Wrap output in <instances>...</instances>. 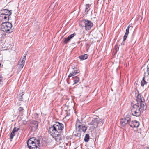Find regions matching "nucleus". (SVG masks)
<instances>
[{
  "label": "nucleus",
  "instance_id": "obj_1",
  "mask_svg": "<svg viewBox=\"0 0 149 149\" xmlns=\"http://www.w3.org/2000/svg\"><path fill=\"white\" fill-rule=\"evenodd\" d=\"M64 127L63 124L58 122H56L49 127V132L53 137H55L54 139L56 141L58 142L62 140L61 134Z\"/></svg>",
  "mask_w": 149,
  "mask_h": 149
},
{
  "label": "nucleus",
  "instance_id": "obj_2",
  "mask_svg": "<svg viewBox=\"0 0 149 149\" xmlns=\"http://www.w3.org/2000/svg\"><path fill=\"white\" fill-rule=\"evenodd\" d=\"M81 23L82 24L81 26L84 27L86 30H90L93 25V23L91 21L87 19L82 20Z\"/></svg>",
  "mask_w": 149,
  "mask_h": 149
},
{
  "label": "nucleus",
  "instance_id": "obj_3",
  "mask_svg": "<svg viewBox=\"0 0 149 149\" xmlns=\"http://www.w3.org/2000/svg\"><path fill=\"white\" fill-rule=\"evenodd\" d=\"M12 27L11 23L6 22H3L2 24V29L3 31H5L7 33H10L12 31H10Z\"/></svg>",
  "mask_w": 149,
  "mask_h": 149
},
{
  "label": "nucleus",
  "instance_id": "obj_4",
  "mask_svg": "<svg viewBox=\"0 0 149 149\" xmlns=\"http://www.w3.org/2000/svg\"><path fill=\"white\" fill-rule=\"evenodd\" d=\"M137 103L135 105L139 106V107L140 106V109H141L142 110H145L146 109V103L143 97L140 99L138 97L137 99Z\"/></svg>",
  "mask_w": 149,
  "mask_h": 149
},
{
  "label": "nucleus",
  "instance_id": "obj_5",
  "mask_svg": "<svg viewBox=\"0 0 149 149\" xmlns=\"http://www.w3.org/2000/svg\"><path fill=\"white\" fill-rule=\"evenodd\" d=\"M132 115L134 116L138 117L141 114L140 108L137 105H134L131 110Z\"/></svg>",
  "mask_w": 149,
  "mask_h": 149
},
{
  "label": "nucleus",
  "instance_id": "obj_6",
  "mask_svg": "<svg viewBox=\"0 0 149 149\" xmlns=\"http://www.w3.org/2000/svg\"><path fill=\"white\" fill-rule=\"evenodd\" d=\"M100 122H101L102 123V120L100 121L98 117L96 116V118H92L91 121L89 123V124L92 125V127H93L94 128H95L97 127L98 124Z\"/></svg>",
  "mask_w": 149,
  "mask_h": 149
},
{
  "label": "nucleus",
  "instance_id": "obj_7",
  "mask_svg": "<svg viewBox=\"0 0 149 149\" xmlns=\"http://www.w3.org/2000/svg\"><path fill=\"white\" fill-rule=\"evenodd\" d=\"M130 120V116L129 115H126L120 121V125L124 127L127 124L129 125Z\"/></svg>",
  "mask_w": 149,
  "mask_h": 149
},
{
  "label": "nucleus",
  "instance_id": "obj_8",
  "mask_svg": "<svg viewBox=\"0 0 149 149\" xmlns=\"http://www.w3.org/2000/svg\"><path fill=\"white\" fill-rule=\"evenodd\" d=\"M27 146L30 149H40V142L35 143L34 142V143H32Z\"/></svg>",
  "mask_w": 149,
  "mask_h": 149
},
{
  "label": "nucleus",
  "instance_id": "obj_9",
  "mask_svg": "<svg viewBox=\"0 0 149 149\" xmlns=\"http://www.w3.org/2000/svg\"><path fill=\"white\" fill-rule=\"evenodd\" d=\"M25 56L22 59H21L19 61L18 63V65L19 69H22L24 66L25 61L26 59V54H24Z\"/></svg>",
  "mask_w": 149,
  "mask_h": 149
},
{
  "label": "nucleus",
  "instance_id": "obj_10",
  "mask_svg": "<svg viewBox=\"0 0 149 149\" xmlns=\"http://www.w3.org/2000/svg\"><path fill=\"white\" fill-rule=\"evenodd\" d=\"M12 10H9L8 9H3L0 11V13H1L7 17H9L12 14Z\"/></svg>",
  "mask_w": 149,
  "mask_h": 149
},
{
  "label": "nucleus",
  "instance_id": "obj_11",
  "mask_svg": "<svg viewBox=\"0 0 149 149\" xmlns=\"http://www.w3.org/2000/svg\"><path fill=\"white\" fill-rule=\"evenodd\" d=\"M83 125H84V124H83L82 120H78L76 124V129L78 130H80L81 127Z\"/></svg>",
  "mask_w": 149,
  "mask_h": 149
},
{
  "label": "nucleus",
  "instance_id": "obj_12",
  "mask_svg": "<svg viewBox=\"0 0 149 149\" xmlns=\"http://www.w3.org/2000/svg\"><path fill=\"white\" fill-rule=\"evenodd\" d=\"M139 123L137 121L135 120L133 121H131L130 120L129 125L132 127H137L139 125Z\"/></svg>",
  "mask_w": 149,
  "mask_h": 149
},
{
  "label": "nucleus",
  "instance_id": "obj_13",
  "mask_svg": "<svg viewBox=\"0 0 149 149\" xmlns=\"http://www.w3.org/2000/svg\"><path fill=\"white\" fill-rule=\"evenodd\" d=\"M40 141L39 140H37L34 137L31 138L27 141V145H30L32 143H34V142H35V143H37L40 142Z\"/></svg>",
  "mask_w": 149,
  "mask_h": 149
},
{
  "label": "nucleus",
  "instance_id": "obj_14",
  "mask_svg": "<svg viewBox=\"0 0 149 149\" xmlns=\"http://www.w3.org/2000/svg\"><path fill=\"white\" fill-rule=\"evenodd\" d=\"M76 35V34L74 33L69 35L67 38L64 39L63 42L65 44H67L69 41L74 36H75Z\"/></svg>",
  "mask_w": 149,
  "mask_h": 149
},
{
  "label": "nucleus",
  "instance_id": "obj_15",
  "mask_svg": "<svg viewBox=\"0 0 149 149\" xmlns=\"http://www.w3.org/2000/svg\"><path fill=\"white\" fill-rule=\"evenodd\" d=\"M9 17L6 16L1 13H0V21H8L9 19Z\"/></svg>",
  "mask_w": 149,
  "mask_h": 149
},
{
  "label": "nucleus",
  "instance_id": "obj_16",
  "mask_svg": "<svg viewBox=\"0 0 149 149\" xmlns=\"http://www.w3.org/2000/svg\"><path fill=\"white\" fill-rule=\"evenodd\" d=\"M74 70L72 73H70L69 74L68 76L69 77H73L77 73H79L80 72V70L79 69L77 68L76 69Z\"/></svg>",
  "mask_w": 149,
  "mask_h": 149
},
{
  "label": "nucleus",
  "instance_id": "obj_17",
  "mask_svg": "<svg viewBox=\"0 0 149 149\" xmlns=\"http://www.w3.org/2000/svg\"><path fill=\"white\" fill-rule=\"evenodd\" d=\"M148 77L145 76L143 78L142 80L141 81V85L142 86H144L147 83V81H146V80H148L147 79Z\"/></svg>",
  "mask_w": 149,
  "mask_h": 149
},
{
  "label": "nucleus",
  "instance_id": "obj_18",
  "mask_svg": "<svg viewBox=\"0 0 149 149\" xmlns=\"http://www.w3.org/2000/svg\"><path fill=\"white\" fill-rule=\"evenodd\" d=\"M32 126L34 127L35 129H37L38 125V123L37 121H33L32 122Z\"/></svg>",
  "mask_w": 149,
  "mask_h": 149
},
{
  "label": "nucleus",
  "instance_id": "obj_19",
  "mask_svg": "<svg viewBox=\"0 0 149 149\" xmlns=\"http://www.w3.org/2000/svg\"><path fill=\"white\" fill-rule=\"evenodd\" d=\"M88 55L87 54H85L84 55L80 56H79V58L81 60H84L88 58Z\"/></svg>",
  "mask_w": 149,
  "mask_h": 149
},
{
  "label": "nucleus",
  "instance_id": "obj_20",
  "mask_svg": "<svg viewBox=\"0 0 149 149\" xmlns=\"http://www.w3.org/2000/svg\"><path fill=\"white\" fill-rule=\"evenodd\" d=\"M24 93L23 92H22V93L18 95L17 96V98L20 101H22L23 100V98H22V96L24 94Z\"/></svg>",
  "mask_w": 149,
  "mask_h": 149
},
{
  "label": "nucleus",
  "instance_id": "obj_21",
  "mask_svg": "<svg viewBox=\"0 0 149 149\" xmlns=\"http://www.w3.org/2000/svg\"><path fill=\"white\" fill-rule=\"evenodd\" d=\"M74 78V83L73 84V85H74L76 84H77L78 82L79 81V77H78L77 76H76L75 77H73Z\"/></svg>",
  "mask_w": 149,
  "mask_h": 149
},
{
  "label": "nucleus",
  "instance_id": "obj_22",
  "mask_svg": "<svg viewBox=\"0 0 149 149\" xmlns=\"http://www.w3.org/2000/svg\"><path fill=\"white\" fill-rule=\"evenodd\" d=\"M89 139V136L88 134H86L85 136L84 140L86 142H88Z\"/></svg>",
  "mask_w": 149,
  "mask_h": 149
},
{
  "label": "nucleus",
  "instance_id": "obj_23",
  "mask_svg": "<svg viewBox=\"0 0 149 149\" xmlns=\"http://www.w3.org/2000/svg\"><path fill=\"white\" fill-rule=\"evenodd\" d=\"M87 129V128L86 127H85V126L83 125L81 127V130H79V131H81L84 132H85L86 130Z\"/></svg>",
  "mask_w": 149,
  "mask_h": 149
},
{
  "label": "nucleus",
  "instance_id": "obj_24",
  "mask_svg": "<svg viewBox=\"0 0 149 149\" xmlns=\"http://www.w3.org/2000/svg\"><path fill=\"white\" fill-rule=\"evenodd\" d=\"M128 34V33H125L123 37V41L124 42L125 40L127 38V37Z\"/></svg>",
  "mask_w": 149,
  "mask_h": 149
},
{
  "label": "nucleus",
  "instance_id": "obj_25",
  "mask_svg": "<svg viewBox=\"0 0 149 149\" xmlns=\"http://www.w3.org/2000/svg\"><path fill=\"white\" fill-rule=\"evenodd\" d=\"M14 133H15L14 132H13L12 131V132L10 134V138L11 139H13V138L14 136H15Z\"/></svg>",
  "mask_w": 149,
  "mask_h": 149
},
{
  "label": "nucleus",
  "instance_id": "obj_26",
  "mask_svg": "<svg viewBox=\"0 0 149 149\" xmlns=\"http://www.w3.org/2000/svg\"><path fill=\"white\" fill-rule=\"evenodd\" d=\"M130 27V25H129L127 27V28L126 30V33H129V28Z\"/></svg>",
  "mask_w": 149,
  "mask_h": 149
},
{
  "label": "nucleus",
  "instance_id": "obj_27",
  "mask_svg": "<svg viewBox=\"0 0 149 149\" xmlns=\"http://www.w3.org/2000/svg\"><path fill=\"white\" fill-rule=\"evenodd\" d=\"M19 128H17L16 127H15L13 129L12 132H14L15 133V132H16L18 131V130H19Z\"/></svg>",
  "mask_w": 149,
  "mask_h": 149
},
{
  "label": "nucleus",
  "instance_id": "obj_28",
  "mask_svg": "<svg viewBox=\"0 0 149 149\" xmlns=\"http://www.w3.org/2000/svg\"><path fill=\"white\" fill-rule=\"evenodd\" d=\"M147 72L148 74L149 75V65H148L147 66Z\"/></svg>",
  "mask_w": 149,
  "mask_h": 149
},
{
  "label": "nucleus",
  "instance_id": "obj_29",
  "mask_svg": "<svg viewBox=\"0 0 149 149\" xmlns=\"http://www.w3.org/2000/svg\"><path fill=\"white\" fill-rule=\"evenodd\" d=\"M24 110L23 108L22 107H20L18 109L19 111V112H21L23 110Z\"/></svg>",
  "mask_w": 149,
  "mask_h": 149
},
{
  "label": "nucleus",
  "instance_id": "obj_30",
  "mask_svg": "<svg viewBox=\"0 0 149 149\" xmlns=\"http://www.w3.org/2000/svg\"><path fill=\"white\" fill-rule=\"evenodd\" d=\"M2 78L0 77V84L2 85L3 84V82L2 81Z\"/></svg>",
  "mask_w": 149,
  "mask_h": 149
},
{
  "label": "nucleus",
  "instance_id": "obj_31",
  "mask_svg": "<svg viewBox=\"0 0 149 149\" xmlns=\"http://www.w3.org/2000/svg\"><path fill=\"white\" fill-rule=\"evenodd\" d=\"M72 69L73 70L76 69L77 68V67H75L74 66L72 65Z\"/></svg>",
  "mask_w": 149,
  "mask_h": 149
},
{
  "label": "nucleus",
  "instance_id": "obj_32",
  "mask_svg": "<svg viewBox=\"0 0 149 149\" xmlns=\"http://www.w3.org/2000/svg\"><path fill=\"white\" fill-rule=\"evenodd\" d=\"M91 5L88 4H86V7H87L88 8L90 7Z\"/></svg>",
  "mask_w": 149,
  "mask_h": 149
},
{
  "label": "nucleus",
  "instance_id": "obj_33",
  "mask_svg": "<svg viewBox=\"0 0 149 149\" xmlns=\"http://www.w3.org/2000/svg\"><path fill=\"white\" fill-rule=\"evenodd\" d=\"M88 8L87 7H86V8H85V11H87V12L88 11Z\"/></svg>",
  "mask_w": 149,
  "mask_h": 149
},
{
  "label": "nucleus",
  "instance_id": "obj_34",
  "mask_svg": "<svg viewBox=\"0 0 149 149\" xmlns=\"http://www.w3.org/2000/svg\"><path fill=\"white\" fill-rule=\"evenodd\" d=\"M107 149H110V148L109 147H108Z\"/></svg>",
  "mask_w": 149,
  "mask_h": 149
},
{
  "label": "nucleus",
  "instance_id": "obj_35",
  "mask_svg": "<svg viewBox=\"0 0 149 149\" xmlns=\"http://www.w3.org/2000/svg\"><path fill=\"white\" fill-rule=\"evenodd\" d=\"M1 63H0V67L1 66Z\"/></svg>",
  "mask_w": 149,
  "mask_h": 149
}]
</instances>
